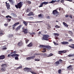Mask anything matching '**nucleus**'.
<instances>
[{
	"instance_id": "obj_17",
	"label": "nucleus",
	"mask_w": 74,
	"mask_h": 74,
	"mask_svg": "<svg viewBox=\"0 0 74 74\" xmlns=\"http://www.w3.org/2000/svg\"><path fill=\"white\" fill-rule=\"evenodd\" d=\"M29 22L27 21H24L23 22V23L24 25H25V26H27V25H28V23Z\"/></svg>"
},
{
	"instance_id": "obj_34",
	"label": "nucleus",
	"mask_w": 74,
	"mask_h": 74,
	"mask_svg": "<svg viewBox=\"0 0 74 74\" xmlns=\"http://www.w3.org/2000/svg\"><path fill=\"white\" fill-rule=\"evenodd\" d=\"M53 43H54V44L55 45H59V44L58 43H57L53 41Z\"/></svg>"
},
{
	"instance_id": "obj_20",
	"label": "nucleus",
	"mask_w": 74,
	"mask_h": 74,
	"mask_svg": "<svg viewBox=\"0 0 74 74\" xmlns=\"http://www.w3.org/2000/svg\"><path fill=\"white\" fill-rule=\"evenodd\" d=\"M23 44V43H22V42H19L18 44L17 45L19 46V47H21L22 45Z\"/></svg>"
},
{
	"instance_id": "obj_39",
	"label": "nucleus",
	"mask_w": 74,
	"mask_h": 74,
	"mask_svg": "<svg viewBox=\"0 0 74 74\" xmlns=\"http://www.w3.org/2000/svg\"><path fill=\"white\" fill-rule=\"evenodd\" d=\"M6 18H12V17L10 16V15H8L6 16Z\"/></svg>"
},
{
	"instance_id": "obj_43",
	"label": "nucleus",
	"mask_w": 74,
	"mask_h": 74,
	"mask_svg": "<svg viewBox=\"0 0 74 74\" xmlns=\"http://www.w3.org/2000/svg\"><path fill=\"white\" fill-rule=\"evenodd\" d=\"M29 19L30 20H32V19H33V17L30 16L29 17Z\"/></svg>"
},
{
	"instance_id": "obj_18",
	"label": "nucleus",
	"mask_w": 74,
	"mask_h": 74,
	"mask_svg": "<svg viewBox=\"0 0 74 74\" xmlns=\"http://www.w3.org/2000/svg\"><path fill=\"white\" fill-rule=\"evenodd\" d=\"M6 6L7 7V10H10V5L9 3H8L7 5H6Z\"/></svg>"
},
{
	"instance_id": "obj_3",
	"label": "nucleus",
	"mask_w": 74,
	"mask_h": 74,
	"mask_svg": "<svg viewBox=\"0 0 74 74\" xmlns=\"http://www.w3.org/2000/svg\"><path fill=\"white\" fill-rule=\"evenodd\" d=\"M49 35H44L43 36L42 40H46V41H48V40H49L48 38H49Z\"/></svg>"
},
{
	"instance_id": "obj_21",
	"label": "nucleus",
	"mask_w": 74,
	"mask_h": 74,
	"mask_svg": "<svg viewBox=\"0 0 74 74\" xmlns=\"http://www.w3.org/2000/svg\"><path fill=\"white\" fill-rule=\"evenodd\" d=\"M62 44H63L64 45H65V44H69V43L67 42L63 41L61 43Z\"/></svg>"
},
{
	"instance_id": "obj_63",
	"label": "nucleus",
	"mask_w": 74,
	"mask_h": 74,
	"mask_svg": "<svg viewBox=\"0 0 74 74\" xmlns=\"http://www.w3.org/2000/svg\"><path fill=\"white\" fill-rule=\"evenodd\" d=\"M10 56H11V55H10V54H8V58L9 57H10Z\"/></svg>"
},
{
	"instance_id": "obj_30",
	"label": "nucleus",
	"mask_w": 74,
	"mask_h": 74,
	"mask_svg": "<svg viewBox=\"0 0 74 74\" xmlns=\"http://www.w3.org/2000/svg\"><path fill=\"white\" fill-rule=\"evenodd\" d=\"M30 58L31 59H34V58H36V56H34L32 57H30Z\"/></svg>"
},
{
	"instance_id": "obj_8",
	"label": "nucleus",
	"mask_w": 74,
	"mask_h": 74,
	"mask_svg": "<svg viewBox=\"0 0 74 74\" xmlns=\"http://www.w3.org/2000/svg\"><path fill=\"white\" fill-rule=\"evenodd\" d=\"M4 34H5L4 31L1 29H0V36H2L3 35H4Z\"/></svg>"
},
{
	"instance_id": "obj_40",
	"label": "nucleus",
	"mask_w": 74,
	"mask_h": 74,
	"mask_svg": "<svg viewBox=\"0 0 74 74\" xmlns=\"http://www.w3.org/2000/svg\"><path fill=\"white\" fill-rule=\"evenodd\" d=\"M30 72L31 73H32V74H37V73H34V71H30Z\"/></svg>"
},
{
	"instance_id": "obj_6",
	"label": "nucleus",
	"mask_w": 74,
	"mask_h": 74,
	"mask_svg": "<svg viewBox=\"0 0 74 74\" xmlns=\"http://www.w3.org/2000/svg\"><path fill=\"white\" fill-rule=\"evenodd\" d=\"M22 29L23 30L22 32L24 33V34H27L28 32V29H24V27L22 28Z\"/></svg>"
},
{
	"instance_id": "obj_59",
	"label": "nucleus",
	"mask_w": 74,
	"mask_h": 74,
	"mask_svg": "<svg viewBox=\"0 0 74 74\" xmlns=\"http://www.w3.org/2000/svg\"><path fill=\"white\" fill-rule=\"evenodd\" d=\"M41 14H40L38 15V16H39V17H41Z\"/></svg>"
},
{
	"instance_id": "obj_25",
	"label": "nucleus",
	"mask_w": 74,
	"mask_h": 74,
	"mask_svg": "<svg viewBox=\"0 0 74 74\" xmlns=\"http://www.w3.org/2000/svg\"><path fill=\"white\" fill-rule=\"evenodd\" d=\"M14 36V35H13V34H9L8 36V37L9 38H10L11 37H12Z\"/></svg>"
},
{
	"instance_id": "obj_52",
	"label": "nucleus",
	"mask_w": 74,
	"mask_h": 74,
	"mask_svg": "<svg viewBox=\"0 0 74 74\" xmlns=\"http://www.w3.org/2000/svg\"><path fill=\"white\" fill-rule=\"evenodd\" d=\"M69 42H71V41H73V40L72 39H71L69 40Z\"/></svg>"
},
{
	"instance_id": "obj_19",
	"label": "nucleus",
	"mask_w": 74,
	"mask_h": 74,
	"mask_svg": "<svg viewBox=\"0 0 74 74\" xmlns=\"http://www.w3.org/2000/svg\"><path fill=\"white\" fill-rule=\"evenodd\" d=\"M5 59V56L4 55H1L0 56V59Z\"/></svg>"
},
{
	"instance_id": "obj_23",
	"label": "nucleus",
	"mask_w": 74,
	"mask_h": 74,
	"mask_svg": "<svg viewBox=\"0 0 74 74\" xmlns=\"http://www.w3.org/2000/svg\"><path fill=\"white\" fill-rule=\"evenodd\" d=\"M1 66L3 67H7L6 64H2L1 65Z\"/></svg>"
},
{
	"instance_id": "obj_24",
	"label": "nucleus",
	"mask_w": 74,
	"mask_h": 74,
	"mask_svg": "<svg viewBox=\"0 0 74 74\" xmlns=\"http://www.w3.org/2000/svg\"><path fill=\"white\" fill-rule=\"evenodd\" d=\"M43 51H42V52L43 53H45V52L46 51H47V50H46V48H43Z\"/></svg>"
},
{
	"instance_id": "obj_36",
	"label": "nucleus",
	"mask_w": 74,
	"mask_h": 74,
	"mask_svg": "<svg viewBox=\"0 0 74 74\" xmlns=\"http://www.w3.org/2000/svg\"><path fill=\"white\" fill-rule=\"evenodd\" d=\"M30 35H35V34H36V33H35V32H32V33H30Z\"/></svg>"
},
{
	"instance_id": "obj_47",
	"label": "nucleus",
	"mask_w": 74,
	"mask_h": 74,
	"mask_svg": "<svg viewBox=\"0 0 74 74\" xmlns=\"http://www.w3.org/2000/svg\"><path fill=\"white\" fill-rule=\"evenodd\" d=\"M69 47H70V48H73V49H74V46H69Z\"/></svg>"
},
{
	"instance_id": "obj_9",
	"label": "nucleus",
	"mask_w": 74,
	"mask_h": 74,
	"mask_svg": "<svg viewBox=\"0 0 74 74\" xmlns=\"http://www.w3.org/2000/svg\"><path fill=\"white\" fill-rule=\"evenodd\" d=\"M30 70H31V68H25L24 69V70L25 71H27V72L29 73V72H30L31 71Z\"/></svg>"
},
{
	"instance_id": "obj_51",
	"label": "nucleus",
	"mask_w": 74,
	"mask_h": 74,
	"mask_svg": "<svg viewBox=\"0 0 74 74\" xmlns=\"http://www.w3.org/2000/svg\"><path fill=\"white\" fill-rule=\"evenodd\" d=\"M27 60H30V57H28L26 58Z\"/></svg>"
},
{
	"instance_id": "obj_54",
	"label": "nucleus",
	"mask_w": 74,
	"mask_h": 74,
	"mask_svg": "<svg viewBox=\"0 0 74 74\" xmlns=\"http://www.w3.org/2000/svg\"><path fill=\"white\" fill-rule=\"evenodd\" d=\"M46 18H47V19H49L50 18V17L49 16H48L46 17Z\"/></svg>"
},
{
	"instance_id": "obj_11",
	"label": "nucleus",
	"mask_w": 74,
	"mask_h": 74,
	"mask_svg": "<svg viewBox=\"0 0 74 74\" xmlns=\"http://www.w3.org/2000/svg\"><path fill=\"white\" fill-rule=\"evenodd\" d=\"M60 1V0H58V1H54V0H52L51 2H49V3H51V4H53V3H55V2H59Z\"/></svg>"
},
{
	"instance_id": "obj_50",
	"label": "nucleus",
	"mask_w": 74,
	"mask_h": 74,
	"mask_svg": "<svg viewBox=\"0 0 74 74\" xmlns=\"http://www.w3.org/2000/svg\"><path fill=\"white\" fill-rule=\"evenodd\" d=\"M53 54L52 53H51L49 54V56H53Z\"/></svg>"
},
{
	"instance_id": "obj_41",
	"label": "nucleus",
	"mask_w": 74,
	"mask_h": 74,
	"mask_svg": "<svg viewBox=\"0 0 74 74\" xmlns=\"http://www.w3.org/2000/svg\"><path fill=\"white\" fill-rule=\"evenodd\" d=\"M61 71H62V70L61 69H59L58 71V74H60L61 73Z\"/></svg>"
},
{
	"instance_id": "obj_55",
	"label": "nucleus",
	"mask_w": 74,
	"mask_h": 74,
	"mask_svg": "<svg viewBox=\"0 0 74 74\" xmlns=\"http://www.w3.org/2000/svg\"><path fill=\"white\" fill-rule=\"evenodd\" d=\"M71 66L70 65L69 66L67 67V69H71Z\"/></svg>"
},
{
	"instance_id": "obj_60",
	"label": "nucleus",
	"mask_w": 74,
	"mask_h": 74,
	"mask_svg": "<svg viewBox=\"0 0 74 74\" xmlns=\"http://www.w3.org/2000/svg\"><path fill=\"white\" fill-rule=\"evenodd\" d=\"M69 18H73V17H72V15H70L69 16Z\"/></svg>"
},
{
	"instance_id": "obj_45",
	"label": "nucleus",
	"mask_w": 74,
	"mask_h": 74,
	"mask_svg": "<svg viewBox=\"0 0 74 74\" xmlns=\"http://www.w3.org/2000/svg\"><path fill=\"white\" fill-rule=\"evenodd\" d=\"M8 23H5L4 24V26H5V27L8 26Z\"/></svg>"
},
{
	"instance_id": "obj_15",
	"label": "nucleus",
	"mask_w": 74,
	"mask_h": 74,
	"mask_svg": "<svg viewBox=\"0 0 74 74\" xmlns=\"http://www.w3.org/2000/svg\"><path fill=\"white\" fill-rule=\"evenodd\" d=\"M15 56H19V55L16 54H14L10 55L11 57H12V58H14Z\"/></svg>"
},
{
	"instance_id": "obj_32",
	"label": "nucleus",
	"mask_w": 74,
	"mask_h": 74,
	"mask_svg": "<svg viewBox=\"0 0 74 74\" xmlns=\"http://www.w3.org/2000/svg\"><path fill=\"white\" fill-rule=\"evenodd\" d=\"M43 5H44V4L43 3V2L42 3H41L40 4V6H39V7L40 8V7H42Z\"/></svg>"
},
{
	"instance_id": "obj_5",
	"label": "nucleus",
	"mask_w": 74,
	"mask_h": 74,
	"mask_svg": "<svg viewBox=\"0 0 74 74\" xmlns=\"http://www.w3.org/2000/svg\"><path fill=\"white\" fill-rule=\"evenodd\" d=\"M62 60L61 59L59 60V61H57L54 63V64L56 66H58L59 64H60V62H62Z\"/></svg>"
},
{
	"instance_id": "obj_13",
	"label": "nucleus",
	"mask_w": 74,
	"mask_h": 74,
	"mask_svg": "<svg viewBox=\"0 0 74 74\" xmlns=\"http://www.w3.org/2000/svg\"><path fill=\"white\" fill-rule=\"evenodd\" d=\"M27 16H32V15H34V14L33 12H29V13L27 14Z\"/></svg>"
},
{
	"instance_id": "obj_22",
	"label": "nucleus",
	"mask_w": 74,
	"mask_h": 74,
	"mask_svg": "<svg viewBox=\"0 0 74 74\" xmlns=\"http://www.w3.org/2000/svg\"><path fill=\"white\" fill-rule=\"evenodd\" d=\"M63 24L64 25V26H66V27H69V25H67V23H65V22H63Z\"/></svg>"
},
{
	"instance_id": "obj_37",
	"label": "nucleus",
	"mask_w": 74,
	"mask_h": 74,
	"mask_svg": "<svg viewBox=\"0 0 74 74\" xmlns=\"http://www.w3.org/2000/svg\"><path fill=\"white\" fill-rule=\"evenodd\" d=\"M68 33L70 34H73V32H71V31H69Z\"/></svg>"
},
{
	"instance_id": "obj_27",
	"label": "nucleus",
	"mask_w": 74,
	"mask_h": 74,
	"mask_svg": "<svg viewBox=\"0 0 74 74\" xmlns=\"http://www.w3.org/2000/svg\"><path fill=\"white\" fill-rule=\"evenodd\" d=\"M22 66H20L18 67L17 68V69H16V70H18V69H22Z\"/></svg>"
},
{
	"instance_id": "obj_49",
	"label": "nucleus",
	"mask_w": 74,
	"mask_h": 74,
	"mask_svg": "<svg viewBox=\"0 0 74 74\" xmlns=\"http://www.w3.org/2000/svg\"><path fill=\"white\" fill-rule=\"evenodd\" d=\"M35 61H40V59H35Z\"/></svg>"
},
{
	"instance_id": "obj_38",
	"label": "nucleus",
	"mask_w": 74,
	"mask_h": 74,
	"mask_svg": "<svg viewBox=\"0 0 74 74\" xmlns=\"http://www.w3.org/2000/svg\"><path fill=\"white\" fill-rule=\"evenodd\" d=\"M18 57H19V56H16V57H15V60H18V59H19V58H18Z\"/></svg>"
},
{
	"instance_id": "obj_35",
	"label": "nucleus",
	"mask_w": 74,
	"mask_h": 74,
	"mask_svg": "<svg viewBox=\"0 0 74 74\" xmlns=\"http://www.w3.org/2000/svg\"><path fill=\"white\" fill-rule=\"evenodd\" d=\"M27 3L28 4H30L32 3V2L30 1H27Z\"/></svg>"
},
{
	"instance_id": "obj_29",
	"label": "nucleus",
	"mask_w": 74,
	"mask_h": 74,
	"mask_svg": "<svg viewBox=\"0 0 74 74\" xmlns=\"http://www.w3.org/2000/svg\"><path fill=\"white\" fill-rule=\"evenodd\" d=\"M1 70L2 71H5V68H2V69H1Z\"/></svg>"
},
{
	"instance_id": "obj_12",
	"label": "nucleus",
	"mask_w": 74,
	"mask_h": 74,
	"mask_svg": "<svg viewBox=\"0 0 74 74\" xmlns=\"http://www.w3.org/2000/svg\"><path fill=\"white\" fill-rule=\"evenodd\" d=\"M22 26V25H20L16 29H15L16 31H18V30H19L20 28H21V27Z\"/></svg>"
},
{
	"instance_id": "obj_64",
	"label": "nucleus",
	"mask_w": 74,
	"mask_h": 74,
	"mask_svg": "<svg viewBox=\"0 0 74 74\" xmlns=\"http://www.w3.org/2000/svg\"><path fill=\"white\" fill-rule=\"evenodd\" d=\"M38 34H41V32H39Z\"/></svg>"
},
{
	"instance_id": "obj_33",
	"label": "nucleus",
	"mask_w": 74,
	"mask_h": 74,
	"mask_svg": "<svg viewBox=\"0 0 74 74\" xmlns=\"http://www.w3.org/2000/svg\"><path fill=\"white\" fill-rule=\"evenodd\" d=\"M55 28H60V26H58V25H57L56 26H55Z\"/></svg>"
},
{
	"instance_id": "obj_10",
	"label": "nucleus",
	"mask_w": 74,
	"mask_h": 74,
	"mask_svg": "<svg viewBox=\"0 0 74 74\" xmlns=\"http://www.w3.org/2000/svg\"><path fill=\"white\" fill-rule=\"evenodd\" d=\"M10 3L13 5L15 4V2L13 0H8Z\"/></svg>"
},
{
	"instance_id": "obj_16",
	"label": "nucleus",
	"mask_w": 74,
	"mask_h": 74,
	"mask_svg": "<svg viewBox=\"0 0 74 74\" xmlns=\"http://www.w3.org/2000/svg\"><path fill=\"white\" fill-rule=\"evenodd\" d=\"M40 55H42V56H43V58H45L47 56V54L45 53H41L40 54Z\"/></svg>"
},
{
	"instance_id": "obj_14",
	"label": "nucleus",
	"mask_w": 74,
	"mask_h": 74,
	"mask_svg": "<svg viewBox=\"0 0 74 74\" xmlns=\"http://www.w3.org/2000/svg\"><path fill=\"white\" fill-rule=\"evenodd\" d=\"M66 51H58V54H61V53H66Z\"/></svg>"
},
{
	"instance_id": "obj_44",
	"label": "nucleus",
	"mask_w": 74,
	"mask_h": 74,
	"mask_svg": "<svg viewBox=\"0 0 74 74\" xmlns=\"http://www.w3.org/2000/svg\"><path fill=\"white\" fill-rule=\"evenodd\" d=\"M29 40H28V39L25 40V42L26 44H27V43H28V42H29Z\"/></svg>"
},
{
	"instance_id": "obj_7",
	"label": "nucleus",
	"mask_w": 74,
	"mask_h": 74,
	"mask_svg": "<svg viewBox=\"0 0 74 74\" xmlns=\"http://www.w3.org/2000/svg\"><path fill=\"white\" fill-rule=\"evenodd\" d=\"M19 22H17V23H16L13 25H12V29L13 30H15V26H16V25H19Z\"/></svg>"
},
{
	"instance_id": "obj_61",
	"label": "nucleus",
	"mask_w": 74,
	"mask_h": 74,
	"mask_svg": "<svg viewBox=\"0 0 74 74\" xmlns=\"http://www.w3.org/2000/svg\"><path fill=\"white\" fill-rule=\"evenodd\" d=\"M65 17H69V15H65Z\"/></svg>"
},
{
	"instance_id": "obj_42",
	"label": "nucleus",
	"mask_w": 74,
	"mask_h": 74,
	"mask_svg": "<svg viewBox=\"0 0 74 74\" xmlns=\"http://www.w3.org/2000/svg\"><path fill=\"white\" fill-rule=\"evenodd\" d=\"M74 56V54H72V55L69 54L68 56H69V57H72V56Z\"/></svg>"
},
{
	"instance_id": "obj_56",
	"label": "nucleus",
	"mask_w": 74,
	"mask_h": 74,
	"mask_svg": "<svg viewBox=\"0 0 74 74\" xmlns=\"http://www.w3.org/2000/svg\"><path fill=\"white\" fill-rule=\"evenodd\" d=\"M7 48L6 47H4L3 48V50H5V49H6Z\"/></svg>"
},
{
	"instance_id": "obj_26",
	"label": "nucleus",
	"mask_w": 74,
	"mask_h": 74,
	"mask_svg": "<svg viewBox=\"0 0 74 74\" xmlns=\"http://www.w3.org/2000/svg\"><path fill=\"white\" fill-rule=\"evenodd\" d=\"M55 37H58L59 36V34L58 33H55L54 34Z\"/></svg>"
},
{
	"instance_id": "obj_31",
	"label": "nucleus",
	"mask_w": 74,
	"mask_h": 74,
	"mask_svg": "<svg viewBox=\"0 0 74 74\" xmlns=\"http://www.w3.org/2000/svg\"><path fill=\"white\" fill-rule=\"evenodd\" d=\"M27 46L28 47H32V43H30Z\"/></svg>"
},
{
	"instance_id": "obj_57",
	"label": "nucleus",
	"mask_w": 74,
	"mask_h": 74,
	"mask_svg": "<svg viewBox=\"0 0 74 74\" xmlns=\"http://www.w3.org/2000/svg\"><path fill=\"white\" fill-rule=\"evenodd\" d=\"M7 20H8V21H9V22H10V21H11V20L10 18H8L7 19Z\"/></svg>"
},
{
	"instance_id": "obj_53",
	"label": "nucleus",
	"mask_w": 74,
	"mask_h": 74,
	"mask_svg": "<svg viewBox=\"0 0 74 74\" xmlns=\"http://www.w3.org/2000/svg\"><path fill=\"white\" fill-rule=\"evenodd\" d=\"M56 40H59V38L58 37H56L55 38Z\"/></svg>"
},
{
	"instance_id": "obj_2",
	"label": "nucleus",
	"mask_w": 74,
	"mask_h": 74,
	"mask_svg": "<svg viewBox=\"0 0 74 74\" xmlns=\"http://www.w3.org/2000/svg\"><path fill=\"white\" fill-rule=\"evenodd\" d=\"M58 9H56L53 10V14L54 15V16L55 17H57L58 16V15L59 14V12L58 11H57Z\"/></svg>"
},
{
	"instance_id": "obj_46",
	"label": "nucleus",
	"mask_w": 74,
	"mask_h": 74,
	"mask_svg": "<svg viewBox=\"0 0 74 74\" xmlns=\"http://www.w3.org/2000/svg\"><path fill=\"white\" fill-rule=\"evenodd\" d=\"M26 11L27 12H30V9L29 8H27V9Z\"/></svg>"
},
{
	"instance_id": "obj_58",
	"label": "nucleus",
	"mask_w": 74,
	"mask_h": 74,
	"mask_svg": "<svg viewBox=\"0 0 74 74\" xmlns=\"http://www.w3.org/2000/svg\"><path fill=\"white\" fill-rule=\"evenodd\" d=\"M66 1H70V2H71L73 0H66Z\"/></svg>"
},
{
	"instance_id": "obj_4",
	"label": "nucleus",
	"mask_w": 74,
	"mask_h": 74,
	"mask_svg": "<svg viewBox=\"0 0 74 74\" xmlns=\"http://www.w3.org/2000/svg\"><path fill=\"white\" fill-rule=\"evenodd\" d=\"M40 47L41 48L45 47V48H47V50H49V51L50 50V49H51V46H48V45L45 46L44 45H40Z\"/></svg>"
},
{
	"instance_id": "obj_28",
	"label": "nucleus",
	"mask_w": 74,
	"mask_h": 74,
	"mask_svg": "<svg viewBox=\"0 0 74 74\" xmlns=\"http://www.w3.org/2000/svg\"><path fill=\"white\" fill-rule=\"evenodd\" d=\"M49 3V2H43V4H45V5H47V4H48Z\"/></svg>"
},
{
	"instance_id": "obj_1",
	"label": "nucleus",
	"mask_w": 74,
	"mask_h": 74,
	"mask_svg": "<svg viewBox=\"0 0 74 74\" xmlns=\"http://www.w3.org/2000/svg\"><path fill=\"white\" fill-rule=\"evenodd\" d=\"M22 3H23V2L20 1L19 3H17V5H15V7L17 9H18V8H19V9L21 8L23 5Z\"/></svg>"
},
{
	"instance_id": "obj_48",
	"label": "nucleus",
	"mask_w": 74,
	"mask_h": 74,
	"mask_svg": "<svg viewBox=\"0 0 74 74\" xmlns=\"http://www.w3.org/2000/svg\"><path fill=\"white\" fill-rule=\"evenodd\" d=\"M64 0H61L60 2L62 3H64Z\"/></svg>"
},
{
	"instance_id": "obj_62",
	"label": "nucleus",
	"mask_w": 74,
	"mask_h": 74,
	"mask_svg": "<svg viewBox=\"0 0 74 74\" xmlns=\"http://www.w3.org/2000/svg\"><path fill=\"white\" fill-rule=\"evenodd\" d=\"M13 53H16V51H13Z\"/></svg>"
}]
</instances>
